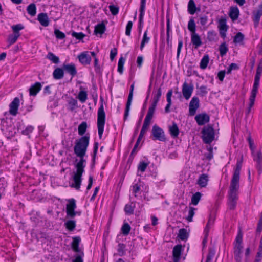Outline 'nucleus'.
Masks as SVG:
<instances>
[{
    "instance_id": "nucleus-1",
    "label": "nucleus",
    "mask_w": 262,
    "mask_h": 262,
    "mask_svg": "<svg viewBox=\"0 0 262 262\" xmlns=\"http://www.w3.org/2000/svg\"><path fill=\"white\" fill-rule=\"evenodd\" d=\"M90 137L84 136L81 137L75 143L74 147V153L80 158L79 161L75 165L76 171L74 172L73 180L74 183L71 185V187L75 188L76 190H79L82 182V176L84 172L86 160L84 159L87 147L89 144Z\"/></svg>"
},
{
    "instance_id": "nucleus-2",
    "label": "nucleus",
    "mask_w": 262,
    "mask_h": 262,
    "mask_svg": "<svg viewBox=\"0 0 262 262\" xmlns=\"http://www.w3.org/2000/svg\"><path fill=\"white\" fill-rule=\"evenodd\" d=\"M242 167V160H238L234 169L233 174L229 187L228 206L230 210H234L236 205L237 191L239 187L240 172Z\"/></svg>"
},
{
    "instance_id": "nucleus-3",
    "label": "nucleus",
    "mask_w": 262,
    "mask_h": 262,
    "mask_svg": "<svg viewBox=\"0 0 262 262\" xmlns=\"http://www.w3.org/2000/svg\"><path fill=\"white\" fill-rule=\"evenodd\" d=\"M101 104L98 108L97 113V127L99 137L100 139L102 138L105 122V113L104 111L103 104V99L102 97H101Z\"/></svg>"
},
{
    "instance_id": "nucleus-4",
    "label": "nucleus",
    "mask_w": 262,
    "mask_h": 262,
    "mask_svg": "<svg viewBox=\"0 0 262 262\" xmlns=\"http://www.w3.org/2000/svg\"><path fill=\"white\" fill-rule=\"evenodd\" d=\"M201 133L203 141L205 143L210 144L214 140V130L210 125L204 127Z\"/></svg>"
},
{
    "instance_id": "nucleus-5",
    "label": "nucleus",
    "mask_w": 262,
    "mask_h": 262,
    "mask_svg": "<svg viewBox=\"0 0 262 262\" xmlns=\"http://www.w3.org/2000/svg\"><path fill=\"white\" fill-rule=\"evenodd\" d=\"M68 203L66 205L67 216L70 218H74L77 214L80 215L81 212L75 211L77 207L76 200L73 199H70L68 200Z\"/></svg>"
},
{
    "instance_id": "nucleus-6",
    "label": "nucleus",
    "mask_w": 262,
    "mask_h": 262,
    "mask_svg": "<svg viewBox=\"0 0 262 262\" xmlns=\"http://www.w3.org/2000/svg\"><path fill=\"white\" fill-rule=\"evenodd\" d=\"M151 135L153 140H159L162 142L166 141V137L164 130L156 124L152 126Z\"/></svg>"
},
{
    "instance_id": "nucleus-7",
    "label": "nucleus",
    "mask_w": 262,
    "mask_h": 262,
    "mask_svg": "<svg viewBox=\"0 0 262 262\" xmlns=\"http://www.w3.org/2000/svg\"><path fill=\"white\" fill-rule=\"evenodd\" d=\"M146 5V0H141L140 7V15L139 18L138 24V31L140 34L142 32V29L143 27L144 20L143 18L145 14V9Z\"/></svg>"
},
{
    "instance_id": "nucleus-8",
    "label": "nucleus",
    "mask_w": 262,
    "mask_h": 262,
    "mask_svg": "<svg viewBox=\"0 0 262 262\" xmlns=\"http://www.w3.org/2000/svg\"><path fill=\"white\" fill-rule=\"evenodd\" d=\"M134 84L135 82H133L132 84L130 86V90H129V93L128 96L127 101L126 104V107L124 115V120H126L129 115V112L130 110V107L131 106L133 97V93H134Z\"/></svg>"
},
{
    "instance_id": "nucleus-9",
    "label": "nucleus",
    "mask_w": 262,
    "mask_h": 262,
    "mask_svg": "<svg viewBox=\"0 0 262 262\" xmlns=\"http://www.w3.org/2000/svg\"><path fill=\"white\" fill-rule=\"evenodd\" d=\"M193 85L192 83L188 84L185 82L182 85V92L183 97L186 99L188 100L193 91Z\"/></svg>"
},
{
    "instance_id": "nucleus-10",
    "label": "nucleus",
    "mask_w": 262,
    "mask_h": 262,
    "mask_svg": "<svg viewBox=\"0 0 262 262\" xmlns=\"http://www.w3.org/2000/svg\"><path fill=\"white\" fill-rule=\"evenodd\" d=\"M200 106V100L197 97H193L191 99L189 106V113L190 116H194L197 109Z\"/></svg>"
},
{
    "instance_id": "nucleus-11",
    "label": "nucleus",
    "mask_w": 262,
    "mask_h": 262,
    "mask_svg": "<svg viewBox=\"0 0 262 262\" xmlns=\"http://www.w3.org/2000/svg\"><path fill=\"white\" fill-rule=\"evenodd\" d=\"M154 114V112L148 111L140 134L144 135L148 129V127L150 124V122L153 117Z\"/></svg>"
},
{
    "instance_id": "nucleus-12",
    "label": "nucleus",
    "mask_w": 262,
    "mask_h": 262,
    "mask_svg": "<svg viewBox=\"0 0 262 262\" xmlns=\"http://www.w3.org/2000/svg\"><path fill=\"white\" fill-rule=\"evenodd\" d=\"M184 249L181 244L176 245L172 250V259L173 262H179Z\"/></svg>"
},
{
    "instance_id": "nucleus-13",
    "label": "nucleus",
    "mask_w": 262,
    "mask_h": 262,
    "mask_svg": "<svg viewBox=\"0 0 262 262\" xmlns=\"http://www.w3.org/2000/svg\"><path fill=\"white\" fill-rule=\"evenodd\" d=\"M252 13V20L254 23V27H257L259 24L260 17L262 16V2L258 5L257 9L253 11Z\"/></svg>"
},
{
    "instance_id": "nucleus-14",
    "label": "nucleus",
    "mask_w": 262,
    "mask_h": 262,
    "mask_svg": "<svg viewBox=\"0 0 262 262\" xmlns=\"http://www.w3.org/2000/svg\"><path fill=\"white\" fill-rule=\"evenodd\" d=\"M234 251H237L242 252L243 246V234L241 230H239L234 243Z\"/></svg>"
},
{
    "instance_id": "nucleus-15",
    "label": "nucleus",
    "mask_w": 262,
    "mask_h": 262,
    "mask_svg": "<svg viewBox=\"0 0 262 262\" xmlns=\"http://www.w3.org/2000/svg\"><path fill=\"white\" fill-rule=\"evenodd\" d=\"M20 100L18 97H15L9 105V113L12 116H16L18 113Z\"/></svg>"
},
{
    "instance_id": "nucleus-16",
    "label": "nucleus",
    "mask_w": 262,
    "mask_h": 262,
    "mask_svg": "<svg viewBox=\"0 0 262 262\" xmlns=\"http://www.w3.org/2000/svg\"><path fill=\"white\" fill-rule=\"evenodd\" d=\"M162 95V90L161 88H159L157 93L155 94L154 97L153 98V101L151 104V105L149 106L148 110L149 111H151L152 112L155 113L156 106L157 105V104L160 100V99Z\"/></svg>"
},
{
    "instance_id": "nucleus-17",
    "label": "nucleus",
    "mask_w": 262,
    "mask_h": 262,
    "mask_svg": "<svg viewBox=\"0 0 262 262\" xmlns=\"http://www.w3.org/2000/svg\"><path fill=\"white\" fill-rule=\"evenodd\" d=\"M195 120L198 124L201 126L209 122L210 117L206 113L199 114L195 116Z\"/></svg>"
},
{
    "instance_id": "nucleus-18",
    "label": "nucleus",
    "mask_w": 262,
    "mask_h": 262,
    "mask_svg": "<svg viewBox=\"0 0 262 262\" xmlns=\"http://www.w3.org/2000/svg\"><path fill=\"white\" fill-rule=\"evenodd\" d=\"M62 68L63 70L70 75L72 77H74L77 74V70L75 64H63Z\"/></svg>"
},
{
    "instance_id": "nucleus-19",
    "label": "nucleus",
    "mask_w": 262,
    "mask_h": 262,
    "mask_svg": "<svg viewBox=\"0 0 262 262\" xmlns=\"http://www.w3.org/2000/svg\"><path fill=\"white\" fill-rule=\"evenodd\" d=\"M88 53V52H83L78 56L80 62L83 65L90 64L91 62V57Z\"/></svg>"
},
{
    "instance_id": "nucleus-20",
    "label": "nucleus",
    "mask_w": 262,
    "mask_h": 262,
    "mask_svg": "<svg viewBox=\"0 0 262 262\" xmlns=\"http://www.w3.org/2000/svg\"><path fill=\"white\" fill-rule=\"evenodd\" d=\"M42 85L39 82H35L29 88V94L30 96H35L41 90Z\"/></svg>"
},
{
    "instance_id": "nucleus-21",
    "label": "nucleus",
    "mask_w": 262,
    "mask_h": 262,
    "mask_svg": "<svg viewBox=\"0 0 262 262\" xmlns=\"http://www.w3.org/2000/svg\"><path fill=\"white\" fill-rule=\"evenodd\" d=\"M72 242L71 243V247L73 250L77 253H81L79 246L81 242V238L79 236H74L72 237Z\"/></svg>"
},
{
    "instance_id": "nucleus-22",
    "label": "nucleus",
    "mask_w": 262,
    "mask_h": 262,
    "mask_svg": "<svg viewBox=\"0 0 262 262\" xmlns=\"http://www.w3.org/2000/svg\"><path fill=\"white\" fill-rule=\"evenodd\" d=\"M37 19L40 24L43 27H47L49 25V20L47 13H39L38 15Z\"/></svg>"
},
{
    "instance_id": "nucleus-23",
    "label": "nucleus",
    "mask_w": 262,
    "mask_h": 262,
    "mask_svg": "<svg viewBox=\"0 0 262 262\" xmlns=\"http://www.w3.org/2000/svg\"><path fill=\"white\" fill-rule=\"evenodd\" d=\"M239 15V11L237 6L231 7L230 8L229 15L233 21L237 19Z\"/></svg>"
},
{
    "instance_id": "nucleus-24",
    "label": "nucleus",
    "mask_w": 262,
    "mask_h": 262,
    "mask_svg": "<svg viewBox=\"0 0 262 262\" xmlns=\"http://www.w3.org/2000/svg\"><path fill=\"white\" fill-rule=\"evenodd\" d=\"M191 41L192 43L195 46V48H198L202 44L200 36L196 33H191Z\"/></svg>"
},
{
    "instance_id": "nucleus-25",
    "label": "nucleus",
    "mask_w": 262,
    "mask_h": 262,
    "mask_svg": "<svg viewBox=\"0 0 262 262\" xmlns=\"http://www.w3.org/2000/svg\"><path fill=\"white\" fill-rule=\"evenodd\" d=\"M208 180L209 179L208 175L203 173L200 176L197 181V184L201 187H205L207 186Z\"/></svg>"
},
{
    "instance_id": "nucleus-26",
    "label": "nucleus",
    "mask_w": 262,
    "mask_h": 262,
    "mask_svg": "<svg viewBox=\"0 0 262 262\" xmlns=\"http://www.w3.org/2000/svg\"><path fill=\"white\" fill-rule=\"evenodd\" d=\"M260 75L256 74L254 77V82L251 94L256 95L259 84Z\"/></svg>"
},
{
    "instance_id": "nucleus-27",
    "label": "nucleus",
    "mask_w": 262,
    "mask_h": 262,
    "mask_svg": "<svg viewBox=\"0 0 262 262\" xmlns=\"http://www.w3.org/2000/svg\"><path fill=\"white\" fill-rule=\"evenodd\" d=\"M200 8H197L193 0H189L188 4V11L191 14H194L196 11H200Z\"/></svg>"
},
{
    "instance_id": "nucleus-28",
    "label": "nucleus",
    "mask_w": 262,
    "mask_h": 262,
    "mask_svg": "<svg viewBox=\"0 0 262 262\" xmlns=\"http://www.w3.org/2000/svg\"><path fill=\"white\" fill-rule=\"evenodd\" d=\"M63 69L57 68H56L53 73V76L55 79H61L64 76V71Z\"/></svg>"
},
{
    "instance_id": "nucleus-29",
    "label": "nucleus",
    "mask_w": 262,
    "mask_h": 262,
    "mask_svg": "<svg viewBox=\"0 0 262 262\" xmlns=\"http://www.w3.org/2000/svg\"><path fill=\"white\" fill-rule=\"evenodd\" d=\"M169 130L171 136L173 138H177L179 134V129L177 124L175 122H173L172 126H169Z\"/></svg>"
},
{
    "instance_id": "nucleus-30",
    "label": "nucleus",
    "mask_w": 262,
    "mask_h": 262,
    "mask_svg": "<svg viewBox=\"0 0 262 262\" xmlns=\"http://www.w3.org/2000/svg\"><path fill=\"white\" fill-rule=\"evenodd\" d=\"M106 30L105 25L103 22L101 23L97 24L95 27L94 30V33L95 34H102L104 33Z\"/></svg>"
},
{
    "instance_id": "nucleus-31",
    "label": "nucleus",
    "mask_w": 262,
    "mask_h": 262,
    "mask_svg": "<svg viewBox=\"0 0 262 262\" xmlns=\"http://www.w3.org/2000/svg\"><path fill=\"white\" fill-rule=\"evenodd\" d=\"M189 236V233L185 228L180 229L179 230L178 237L182 241H186Z\"/></svg>"
},
{
    "instance_id": "nucleus-32",
    "label": "nucleus",
    "mask_w": 262,
    "mask_h": 262,
    "mask_svg": "<svg viewBox=\"0 0 262 262\" xmlns=\"http://www.w3.org/2000/svg\"><path fill=\"white\" fill-rule=\"evenodd\" d=\"M135 208V203L131 202L130 204H127L125 206L124 211L126 214H133L134 213Z\"/></svg>"
},
{
    "instance_id": "nucleus-33",
    "label": "nucleus",
    "mask_w": 262,
    "mask_h": 262,
    "mask_svg": "<svg viewBox=\"0 0 262 262\" xmlns=\"http://www.w3.org/2000/svg\"><path fill=\"white\" fill-rule=\"evenodd\" d=\"M76 221L72 220H68L64 223V226L70 231H73L76 227Z\"/></svg>"
},
{
    "instance_id": "nucleus-34",
    "label": "nucleus",
    "mask_w": 262,
    "mask_h": 262,
    "mask_svg": "<svg viewBox=\"0 0 262 262\" xmlns=\"http://www.w3.org/2000/svg\"><path fill=\"white\" fill-rule=\"evenodd\" d=\"M170 20L169 18L166 21V42L168 46L171 47L172 44L170 39Z\"/></svg>"
},
{
    "instance_id": "nucleus-35",
    "label": "nucleus",
    "mask_w": 262,
    "mask_h": 262,
    "mask_svg": "<svg viewBox=\"0 0 262 262\" xmlns=\"http://www.w3.org/2000/svg\"><path fill=\"white\" fill-rule=\"evenodd\" d=\"M209 56L208 54H206L204 55L203 58H202L200 63V67L201 69H205L209 63Z\"/></svg>"
},
{
    "instance_id": "nucleus-36",
    "label": "nucleus",
    "mask_w": 262,
    "mask_h": 262,
    "mask_svg": "<svg viewBox=\"0 0 262 262\" xmlns=\"http://www.w3.org/2000/svg\"><path fill=\"white\" fill-rule=\"evenodd\" d=\"M215 218V217L214 215H213L212 214H210L209 220L205 228V232L206 233V236H207V233L209 231V230L211 226H212L214 224Z\"/></svg>"
},
{
    "instance_id": "nucleus-37",
    "label": "nucleus",
    "mask_w": 262,
    "mask_h": 262,
    "mask_svg": "<svg viewBox=\"0 0 262 262\" xmlns=\"http://www.w3.org/2000/svg\"><path fill=\"white\" fill-rule=\"evenodd\" d=\"M147 32L148 31L147 30H146L144 33L140 45L141 50H143L145 44L148 43L150 40V37L147 36Z\"/></svg>"
},
{
    "instance_id": "nucleus-38",
    "label": "nucleus",
    "mask_w": 262,
    "mask_h": 262,
    "mask_svg": "<svg viewBox=\"0 0 262 262\" xmlns=\"http://www.w3.org/2000/svg\"><path fill=\"white\" fill-rule=\"evenodd\" d=\"M27 11L28 14L31 16H35L36 13V5L34 3L30 4L27 8Z\"/></svg>"
},
{
    "instance_id": "nucleus-39",
    "label": "nucleus",
    "mask_w": 262,
    "mask_h": 262,
    "mask_svg": "<svg viewBox=\"0 0 262 262\" xmlns=\"http://www.w3.org/2000/svg\"><path fill=\"white\" fill-rule=\"evenodd\" d=\"M77 101L73 97H71L68 100V104L69 106V109L70 111H74L76 107H77Z\"/></svg>"
},
{
    "instance_id": "nucleus-40",
    "label": "nucleus",
    "mask_w": 262,
    "mask_h": 262,
    "mask_svg": "<svg viewBox=\"0 0 262 262\" xmlns=\"http://www.w3.org/2000/svg\"><path fill=\"white\" fill-rule=\"evenodd\" d=\"M201 196L202 194L200 192H197L194 194L191 197V204L194 205H198L201 200Z\"/></svg>"
},
{
    "instance_id": "nucleus-41",
    "label": "nucleus",
    "mask_w": 262,
    "mask_h": 262,
    "mask_svg": "<svg viewBox=\"0 0 262 262\" xmlns=\"http://www.w3.org/2000/svg\"><path fill=\"white\" fill-rule=\"evenodd\" d=\"M218 28L219 30H223L227 31L228 28V26L226 24V19L225 18L221 19L219 20Z\"/></svg>"
},
{
    "instance_id": "nucleus-42",
    "label": "nucleus",
    "mask_w": 262,
    "mask_h": 262,
    "mask_svg": "<svg viewBox=\"0 0 262 262\" xmlns=\"http://www.w3.org/2000/svg\"><path fill=\"white\" fill-rule=\"evenodd\" d=\"M87 128V123L86 122H82L78 127V134L80 136H82L85 133Z\"/></svg>"
},
{
    "instance_id": "nucleus-43",
    "label": "nucleus",
    "mask_w": 262,
    "mask_h": 262,
    "mask_svg": "<svg viewBox=\"0 0 262 262\" xmlns=\"http://www.w3.org/2000/svg\"><path fill=\"white\" fill-rule=\"evenodd\" d=\"M256 96V95L251 94L249 98L250 103L249 104V107L246 112V116H247L250 113L251 108L254 105Z\"/></svg>"
},
{
    "instance_id": "nucleus-44",
    "label": "nucleus",
    "mask_w": 262,
    "mask_h": 262,
    "mask_svg": "<svg viewBox=\"0 0 262 262\" xmlns=\"http://www.w3.org/2000/svg\"><path fill=\"white\" fill-rule=\"evenodd\" d=\"M47 58L51 60L54 63L57 64L59 62V58L52 52H49L48 53Z\"/></svg>"
},
{
    "instance_id": "nucleus-45",
    "label": "nucleus",
    "mask_w": 262,
    "mask_h": 262,
    "mask_svg": "<svg viewBox=\"0 0 262 262\" xmlns=\"http://www.w3.org/2000/svg\"><path fill=\"white\" fill-rule=\"evenodd\" d=\"M130 229L131 227L127 223H124L121 227V231L124 235H128L130 231Z\"/></svg>"
},
{
    "instance_id": "nucleus-46",
    "label": "nucleus",
    "mask_w": 262,
    "mask_h": 262,
    "mask_svg": "<svg viewBox=\"0 0 262 262\" xmlns=\"http://www.w3.org/2000/svg\"><path fill=\"white\" fill-rule=\"evenodd\" d=\"M188 29L192 33H195L196 31V25L193 18H191L188 24Z\"/></svg>"
},
{
    "instance_id": "nucleus-47",
    "label": "nucleus",
    "mask_w": 262,
    "mask_h": 262,
    "mask_svg": "<svg viewBox=\"0 0 262 262\" xmlns=\"http://www.w3.org/2000/svg\"><path fill=\"white\" fill-rule=\"evenodd\" d=\"M125 59L123 57H121L118 61V72L122 74L123 72V66L125 63Z\"/></svg>"
},
{
    "instance_id": "nucleus-48",
    "label": "nucleus",
    "mask_w": 262,
    "mask_h": 262,
    "mask_svg": "<svg viewBox=\"0 0 262 262\" xmlns=\"http://www.w3.org/2000/svg\"><path fill=\"white\" fill-rule=\"evenodd\" d=\"M19 35H20L19 34H14V35H12V34L10 35L8 38V41L9 42V45L8 46V47H9L11 45L14 44L16 41V40H17V38H18V37L19 36Z\"/></svg>"
},
{
    "instance_id": "nucleus-49",
    "label": "nucleus",
    "mask_w": 262,
    "mask_h": 262,
    "mask_svg": "<svg viewBox=\"0 0 262 262\" xmlns=\"http://www.w3.org/2000/svg\"><path fill=\"white\" fill-rule=\"evenodd\" d=\"M220 54L221 56H224L227 51H228V48L227 46V45L225 42L222 43L219 47Z\"/></svg>"
},
{
    "instance_id": "nucleus-50",
    "label": "nucleus",
    "mask_w": 262,
    "mask_h": 262,
    "mask_svg": "<svg viewBox=\"0 0 262 262\" xmlns=\"http://www.w3.org/2000/svg\"><path fill=\"white\" fill-rule=\"evenodd\" d=\"M78 98L82 103L85 102L88 98L87 92L84 91H80L78 95Z\"/></svg>"
},
{
    "instance_id": "nucleus-51",
    "label": "nucleus",
    "mask_w": 262,
    "mask_h": 262,
    "mask_svg": "<svg viewBox=\"0 0 262 262\" xmlns=\"http://www.w3.org/2000/svg\"><path fill=\"white\" fill-rule=\"evenodd\" d=\"M118 254L119 255V256H122L123 255H125V248L126 247V246L125 244H123V243H119L118 245Z\"/></svg>"
},
{
    "instance_id": "nucleus-52",
    "label": "nucleus",
    "mask_w": 262,
    "mask_h": 262,
    "mask_svg": "<svg viewBox=\"0 0 262 262\" xmlns=\"http://www.w3.org/2000/svg\"><path fill=\"white\" fill-rule=\"evenodd\" d=\"M148 163H146L144 161L140 162L138 165V170L142 172H144L148 167Z\"/></svg>"
},
{
    "instance_id": "nucleus-53",
    "label": "nucleus",
    "mask_w": 262,
    "mask_h": 262,
    "mask_svg": "<svg viewBox=\"0 0 262 262\" xmlns=\"http://www.w3.org/2000/svg\"><path fill=\"white\" fill-rule=\"evenodd\" d=\"M208 93L207 86L205 85H202L199 88V90L197 93L198 95L201 97L205 96Z\"/></svg>"
},
{
    "instance_id": "nucleus-54",
    "label": "nucleus",
    "mask_w": 262,
    "mask_h": 262,
    "mask_svg": "<svg viewBox=\"0 0 262 262\" xmlns=\"http://www.w3.org/2000/svg\"><path fill=\"white\" fill-rule=\"evenodd\" d=\"M244 36L241 32H238L234 36L233 42L235 43H240L244 40Z\"/></svg>"
},
{
    "instance_id": "nucleus-55",
    "label": "nucleus",
    "mask_w": 262,
    "mask_h": 262,
    "mask_svg": "<svg viewBox=\"0 0 262 262\" xmlns=\"http://www.w3.org/2000/svg\"><path fill=\"white\" fill-rule=\"evenodd\" d=\"M215 251L214 249L210 248L209 249V252L207 256V258L205 262H211L215 255Z\"/></svg>"
},
{
    "instance_id": "nucleus-56",
    "label": "nucleus",
    "mask_w": 262,
    "mask_h": 262,
    "mask_svg": "<svg viewBox=\"0 0 262 262\" xmlns=\"http://www.w3.org/2000/svg\"><path fill=\"white\" fill-rule=\"evenodd\" d=\"M216 33L213 31H210L207 33V39L210 41H214L216 36Z\"/></svg>"
},
{
    "instance_id": "nucleus-57",
    "label": "nucleus",
    "mask_w": 262,
    "mask_h": 262,
    "mask_svg": "<svg viewBox=\"0 0 262 262\" xmlns=\"http://www.w3.org/2000/svg\"><path fill=\"white\" fill-rule=\"evenodd\" d=\"M24 28L21 24H17L12 26V30L15 34H19V31Z\"/></svg>"
},
{
    "instance_id": "nucleus-58",
    "label": "nucleus",
    "mask_w": 262,
    "mask_h": 262,
    "mask_svg": "<svg viewBox=\"0 0 262 262\" xmlns=\"http://www.w3.org/2000/svg\"><path fill=\"white\" fill-rule=\"evenodd\" d=\"M54 34L55 35L57 39H63L66 37V35L64 33L60 31L58 29H55L54 31Z\"/></svg>"
},
{
    "instance_id": "nucleus-59",
    "label": "nucleus",
    "mask_w": 262,
    "mask_h": 262,
    "mask_svg": "<svg viewBox=\"0 0 262 262\" xmlns=\"http://www.w3.org/2000/svg\"><path fill=\"white\" fill-rule=\"evenodd\" d=\"M71 35L73 37H75L78 40H81L85 36V34H83L82 32L77 33L74 31H73L72 32Z\"/></svg>"
},
{
    "instance_id": "nucleus-60",
    "label": "nucleus",
    "mask_w": 262,
    "mask_h": 262,
    "mask_svg": "<svg viewBox=\"0 0 262 262\" xmlns=\"http://www.w3.org/2000/svg\"><path fill=\"white\" fill-rule=\"evenodd\" d=\"M195 209H196L193 208V207H190V209H189V212H188V216L186 218L188 222L192 221V218H193V216H194V215L195 214L194 210Z\"/></svg>"
},
{
    "instance_id": "nucleus-61",
    "label": "nucleus",
    "mask_w": 262,
    "mask_h": 262,
    "mask_svg": "<svg viewBox=\"0 0 262 262\" xmlns=\"http://www.w3.org/2000/svg\"><path fill=\"white\" fill-rule=\"evenodd\" d=\"M109 9L113 15H116L118 13L119 7L114 5L109 6Z\"/></svg>"
},
{
    "instance_id": "nucleus-62",
    "label": "nucleus",
    "mask_w": 262,
    "mask_h": 262,
    "mask_svg": "<svg viewBox=\"0 0 262 262\" xmlns=\"http://www.w3.org/2000/svg\"><path fill=\"white\" fill-rule=\"evenodd\" d=\"M234 258L236 262H242V252L235 251H234Z\"/></svg>"
},
{
    "instance_id": "nucleus-63",
    "label": "nucleus",
    "mask_w": 262,
    "mask_h": 262,
    "mask_svg": "<svg viewBox=\"0 0 262 262\" xmlns=\"http://www.w3.org/2000/svg\"><path fill=\"white\" fill-rule=\"evenodd\" d=\"M133 26V23L131 21H129L126 26L125 34L127 36H130L131 33V30Z\"/></svg>"
},
{
    "instance_id": "nucleus-64",
    "label": "nucleus",
    "mask_w": 262,
    "mask_h": 262,
    "mask_svg": "<svg viewBox=\"0 0 262 262\" xmlns=\"http://www.w3.org/2000/svg\"><path fill=\"white\" fill-rule=\"evenodd\" d=\"M84 256V253L81 252L79 254H77L75 256V259L72 260V262H83L82 257Z\"/></svg>"
}]
</instances>
